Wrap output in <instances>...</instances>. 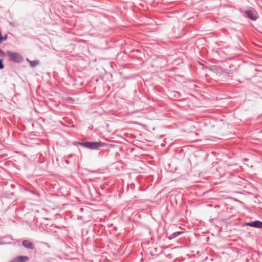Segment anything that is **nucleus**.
<instances>
[{"mask_svg": "<svg viewBox=\"0 0 262 262\" xmlns=\"http://www.w3.org/2000/svg\"><path fill=\"white\" fill-rule=\"evenodd\" d=\"M79 144L86 148L95 149L104 145V143L98 142H87L84 143H78Z\"/></svg>", "mask_w": 262, "mask_h": 262, "instance_id": "f257e3e1", "label": "nucleus"}, {"mask_svg": "<svg viewBox=\"0 0 262 262\" xmlns=\"http://www.w3.org/2000/svg\"><path fill=\"white\" fill-rule=\"evenodd\" d=\"M7 55L9 57V59L13 62H20L23 60L21 56L16 53H13L10 51L7 52Z\"/></svg>", "mask_w": 262, "mask_h": 262, "instance_id": "f03ea898", "label": "nucleus"}, {"mask_svg": "<svg viewBox=\"0 0 262 262\" xmlns=\"http://www.w3.org/2000/svg\"><path fill=\"white\" fill-rule=\"evenodd\" d=\"M245 13L251 20H255L257 18V13L255 10H248Z\"/></svg>", "mask_w": 262, "mask_h": 262, "instance_id": "7ed1b4c3", "label": "nucleus"}, {"mask_svg": "<svg viewBox=\"0 0 262 262\" xmlns=\"http://www.w3.org/2000/svg\"><path fill=\"white\" fill-rule=\"evenodd\" d=\"M246 225L258 228H261L262 222L258 221H256L252 222L247 223L246 224Z\"/></svg>", "mask_w": 262, "mask_h": 262, "instance_id": "20e7f679", "label": "nucleus"}, {"mask_svg": "<svg viewBox=\"0 0 262 262\" xmlns=\"http://www.w3.org/2000/svg\"><path fill=\"white\" fill-rule=\"evenodd\" d=\"M29 259L28 257L26 256H19L13 259L11 262H26Z\"/></svg>", "mask_w": 262, "mask_h": 262, "instance_id": "39448f33", "label": "nucleus"}, {"mask_svg": "<svg viewBox=\"0 0 262 262\" xmlns=\"http://www.w3.org/2000/svg\"><path fill=\"white\" fill-rule=\"evenodd\" d=\"M22 244L25 247L27 248L32 249H33V248H34L33 243L28 240L24 241L22 243Z\"/></svg>", "mask_w": 262, "mask_h": 262, "instance_id": "423d86ee", "label": "nucleus"}, {"mask_svg": "<svg viewBox=\"0 0 262 262\" xmlns=\"http://www.w3.org/2000/svg\"><path fill=\"white\" fill-rule=\"evenodd\" d=\"M30 65L32 66V67H34L35 66H36L37 64H38V61H29Z\"/></svg>", "mask_w": 262, "mask_h": 262, "instance_id": "0eeeda50", "label": "nucleus"}, {"mask_svg": "<svg viewBox=\"0 0 262 262\" xmlns=\"http://www.w3.org/2000/svg\"><path fill=\"white\" fill-rule=\"evenodd\" d=\"M4 68V65L2 62V60H0V69Z\"/></svg>", "mask_w": 262, "mask_h": 262, "instance_id": "6e6552de", "label": "nucleus"}, {"mask_svg": "<svg viewBox=\"0 0 262 262\" xmlns=\"http://www.w3.org/2000/svg\"><path fill=\"white\" fill-rule=\"evenodd\" d=\"M7 38V35H6L4 37H3L2 36V42L3 41V40H6Z\"/></svg>", "mask_w": 262, "mask_h": 262, "instance_id": "1a4fd4ad", "label": "nucleus"}, {"mask_svg": "<svg viewBox=\"0 0 262 262\" xmlns=\"http://www.w3.org/2000/svg\"><path fill=\"white\" fill-rule=\"evenodd\" d=\"M180 233H181V232H176V233H174V234L175 235H178L180 234Z\"/></svg>", "mask_w": 262, "mask_h": 262, "instance_id": "9d476101", "label": "nucleus"}, {"mask_svg": "<svg viewBox=\"0 0 262 262\" xmlns=\"http://www.w3.org/2000/svg\"><path fill=\"white\" fill-rule=\"evenodd\" d=\"M1 53H3V52L2 51V50L0 49V54Z\"/></svg>", "mask_w": 262, "mask_h": 262, "instance_id": "9b49d317", "label": "nucleus"}, {"mask_svg": "<svg viewBox=\"0 0 262 262\" xmlns=\"http://www.w3.org/2000/svg\"><path fill=\"white\" fill-rule=\"evenodd\" d=\"M2 244V243H1V242H0V244Z\"/></svg>", "mask_w": 262, "mask_h": 262, "instance_id": "f8f14e48", "label": "nucleus"}]
</instances>
